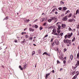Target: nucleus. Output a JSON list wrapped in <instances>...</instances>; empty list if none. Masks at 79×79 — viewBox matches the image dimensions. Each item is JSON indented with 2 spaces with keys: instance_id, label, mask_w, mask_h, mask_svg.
<instances>
[{
  "instance_id": "obj_1",
  "label": "nucleus",
  "mask_w": 79,
  "mask_h": 79,
  "mask_svg": "<svg viewBox=\"0 0 79 79\" xmlns=\"http://www.w3.org/2000/svg\"><path fill=\"white\" fill-rule=\"evenodd\" d=\"M63 42H64V43L68 44L69 43V40L68 39H65L64 40Z\"/></svg>"
},
{
  "instance_id": "obj_2",
  "label": "nucleus",
  "mask_w": 79,
  "mask_h": 79,
  "mask_svg": "<svg viewBox=\"0 0 79 79\" xmlns=\"http://www.w3.org/2000/svg\"><path fill=\"white\" fill-rule=\"evenodd\" d=\"M68 38L70 39V38H71V37L73 35V33H68Z\"/></svg>"
},
{
  "instance_id": "obj_3",
  "label": "nucleus",
  "mask_w": 79,
  "mask_h": 79,
  "mask_svg": "<svg viewBox=\"0 0 79 79\" xmlns=\"http://www.w3.org/2000/svg\"><path fill=\"white\" fill-rule=\"evenodd\" d=\"M51 19L52 20H55L57 19V17H51Z\"/></svg>"
},
{
  "instance_id": "obj_4",
  "label": "nucleus",
  "mask_w": 79,
  "mask_h": 79,
  "mask_svg": "<svg viewBox=\"0 0 79 79\" xmlns=\"http://www.w3.org/2000/svg\"><path fill=\"white\" fill-rule=\"evenodd\" d=\"M48 55V56H50V54H48V53H47L46 52H45L43 53V55Z\"/></svg>"
},
{
  "instance_id": "obj_5",
  "label": "nucleus",
  "mask_w": 79,
  "mask_h": 79,
  "mask_svg": "<svg viewBox=\"0 0 79 79\" xmlns=\"http://www.w3.org/2000/svg\"><path fill=\"white\" fill-rule=\"evenodd\" d=\"M56 30L55 29H53L52 30V34H54V33H56Z\"/></svg>"
},
{
  "instance_id": "obj_6",
  "label": "nucleus",
  "mask_w": 79,
  "mask_h": 79,
  "mask_svg": "<svg viewBox=\"0 0 79 79\" xmlns=\"http://www.w3.org/2000/svg\"><path fill=\"white\" fill-rule=\"evenodd\" d=\"M55 43L56 45H58V44H59V42H58V41L57 40H55Z\"/></svg>"
},
{
  "instance_id": "obj_7",
  "label": "nucleus",
  "mask_w": 79,
  "mask_h": 79,
  "mask_svg": "<svg viewBox=\"0 0 79 79\" xmlns=\"http://www.w3.org/2000/svg\"><path fill=\"white\" fill-rule=\"evenodd\" d=\"M63 21H66L68 19V18H67V17H65L63 18Z\"/></svg>"
},
{
  "instance_id": "obj_8",
  "label": "nucleus",
  "mask_w": 79,
  "mask_h": 79,
  "mask_svg": "<svg viewBox=\"0 0 79 79\" xmlns=\"http://www.w3.org/2000/svg\"><path fill=\"white\" fill-rule=\"evenodd\" d=\"M77 65H75V66H73V69H76L77 68Z\"/></svg>"
},
{
  "instance_id": "obj_9",
  "label": "nucleus",
  "mask_w": 79,
  "mask_h": 79,
  "mask_svg": "<svg viewBox=\"0 0 79 79\" xmlns=\"http://www.w3.org/2000/svg\"><path fill=\"white\" fill-rule=\"evenodd\" d=\"M29 30L30 31H32L33 32L34 31V30L33 29H32L31 28H29Z\"/></svg>"
},
{
  "instance_id": "obj_10",
  "label": "nucleus",
  "mask_w": 79,
  "mask_h": 79,
  "mask_svg": "<svg viewBox=\"0 0 79 79\" xmlns=\"http://www.w3.org/2000/svg\"><path fill=\"white\" fill-rule=\"evenodd\" d=\"M62 27L63 28H64L66 27V25L64 24H62Z\"/></svg>"
},
{
  "instance_id": "obj_11",
  "label": "nucleus",
  "mask_w": 79,
  "mask_h": 79,
  "mask_svg": "<svg viewBox=\"0 0 79 79\" xmlns=\"http://www.w3.org/2000/svg\"><path fill=\"white\" fill-rule=\"evenodd\" d=\"M73 58V55H71L70 56V60H72Z\"/></svg>"
},
{
  "instance_id": "obj_12",
  "label": "nucleus",
  "mask_w": 79,
  "mask_h": 79,
  "mask_svg": "<svg viewBox=\"0 0 79 79\" xmlns=\"http://www.w3.org/2000/svg\"><path fill=\"white\" fill-rule=\"evenodd\" d=\"M79 14V9H78L76 11V15H77V14Z\"/></svg>"
},
{
  "instance_id": "obj_13",
  "label": "nucleus",
  "mask_w": 79,
  "mask_h": 79,
  "mask_svg": "<svg viewBox=\"0 0 79 79\" xmlns=\"http://www.w3.org/2000/svg\"><path fill=\"white\" fill-rule=\"evenodd\" d=\"M79 61H77V62L76 63L75 66H77L78 65H79Z\"/></svg>"
},
{
  "instance_id": "obj_14",
  "label": "nucleus",
  "mask_w": 79,
  "mask_h": 79,
  "mask_svg": "<svg viewBox=\"0 0 79 79\" xmlns=\"http://www.w3.org/2000/svg\"><path fill=\"white\" fill-rule=\"evenodd\" d=\"M78 75H79V72H78V71L76 72V73L75 76H78Z\"/></svg>"
},
{
  "instance_id": "obj_15",
  "label": "nucleus",
  "mask_w": 79,
  "mask_h": 79,
  "mask_svg": "<svg viewBox=\"0 0 79 79\" xmlns=\"http://www.w3.org/2000/svg\"><path fill=\"white\" fill-rule=\"evenodd\" d=\"M47 19V17H46L45 18H43V21H46Z\"/></svg>"
},
{
  "instance_id": "obj_16",
  "label": "nucleus",
  "mask_w": 79,
  "mask_h": 79,
  "mask_svg": "<svg viewBox=\"0 0 79 79\" xmlns=\"http://www.w3.org/2000/svg\"><path fill=\"white\" fill-rule=\"evenodd\" d=\"M63 9L64 10H67V8L66 7H64L63 8Z\"/></svg>"
},
{
  "instance_id": "obj_17",
  "label": "nucleus",
  "mask_w": 79,
  "mask_h": 79,
  "mask_svg": "<svg viewBox=\"0 0 79 79\" xmlns=\"http://www.w3.org/2000/svg\"><path fill=\"white\" fill-rule=\"evenodd\" d=\"M77 77V76L76 75H75L73 77L72 79H76Z\"/></svg>"
},
{
  "instance_id": "obj_18",
  "label": "nucleus",
  "mask_w": 79,
  "mask_h": 79,
  "mask_svg": "<svg viewBox=\"0 0 79 79\" xmlns=\"http://www.w3.org/2000/svg\"><path fill=\"white\" fill-rule=\"evenodd\" d=\"M69 22H73V19H69Z\"/></svg>"
},
{
  "instance_id": "obj_19",
  "label": "nucleus",
  "mask_w": 79,
  "mask_h": 79,
  "mask_svg": "<svg viewBox=\"0 0 79 79\" xmlns=\"http://www.w3.org/2000/svg\"><path fill=\"white\" fill-rule=\"evenodd\" d=\"M35 53V51L33 52L32 53V56H33V55H34Z\"/></svg>"
},
{
  "instance_id": "obj_20",
  "label": "nucleus",
  "mask_w": 79,
  "mask_h": 79,
  "mask_svg": "<svg viewBox=\"0 0 79 79\" xmlns=\"http://www.w3.org/2000/svg\"><path fill=\"white\" fill-rule=\"evenodd\" d=\"M19 68H20V69L21 70H23V68L22 67H21V66H19Z\"/></svg>"
},
{
  "instance_id": "obj_21",
  "label": "nucleus",
  "mask_w": 79,
  "mask_h": 79,
  "mask_svg": "<svg viewBox=\"0 0 79 79\" xmlns=\"http://www.w3.org/2000/svg\"><path fill=\"white\" fill-rule=\"evenodd\" d=\"M55 9H53V10H52V12H51V13H53L55 11Z\"/></svg>"
},
{
  "instance_id": "obj_22",
  "label": "nucleus",
  "mask_w": 79,
  "mask_h": 79,
  "mask_svg": "<svg viewBox=\"0 0 79 79\" xmlns=\"http://www.w3.org/2000/svg\"><path fill=\"white\" fill-rule=\"evenodd\" d=\"M38 52L39 53H41V50H39L38 51Z\"/></svg>"
},
{
  "instance_id": "obj_23",
  "label": "nucleus",
  "mask_w": 79,
  "mask_h": 79,
  "mask_svg": "<svg viewBox=\"0 0 79 79\" xmlns=\"http://www.w3.org/2000/svg\"><path fill=\"white\" fill-rule=\"evenodd\" d=\"M69 31H73V30H72L71 29V27H69Z\"/></svg>"
},
{
  "instance_id": "obj_24",
  "label": "nucleus",
  "mask_w": 79,
  "mask_h": 79,
  "mask_svg": "<svg viewBox=\"0 0 79 79\" xmlns=\"http://www.w3.org/2000/svg\"><path fill=\"white\" fill-rule=\"evenodd\" d=\"M58 28L59 29H61V26L60 25H58Z\"/></svg>"
},
{
  "instance_id": "obj_25",
  "label": "nucleus",
  "mask_w": 79,
  "mask_h": 79,
  "mask_svg": "<svg viewBox=\"0 0 79 79\" xmlns=\"http://www.w3.org/2000/svg\"><path fill=\"white\" fill-rule=\"evenodd\" d=\"M52 19H49V20H48V21L49 23H51V22H52Z\"/></svg>"
},
{
  "instance_id": "obj_26",
  "label": "nucleus",
  "mask_w": 79,
  "mask_h": 79,
  "mask_svg": "<svg viewBox=\"0 0 79 79\" xmlns=\"http://www.w3.org/2000/svg\"><path fill=\"white\" fill-rule=\"evenodd\" d=\"M28 40H32V37H29L28 39Z\"/></svg>"
},
{
  "instance_id": "obj_27",
  "label": "nucleus",
  "mask_w": 79,
  "mask_h": 79,
  "mask_svg": "<svg viewBox=\"0 0 79 79\" xmlns=\"http://www.w3.org/2000/svg\"><path fill=\"white\" fill-rule=\"evenodd\" d=\"M54 35H57L58 36V34L57 33H54Z\"/></svg>"
},
{
  "instance_id": "obj_28",
  "label": "nucleus",
  "mask_w": 79,
  "mask_h": 79,
  "mask_svg": "<svg viewBox=\"0 0 79 79\" xmlns=\"http://www.w3.org/2000/svg\"><path fill=\"white\" fill-rule=\"evenodd\" d=\"M35 28H36V29H37V28H38V26H37L36 25H35Z\"/></svg>"
},
{
  "instance_id": "obj_29",
  "label": "nucleus",
  "mask_w": 79,
  "mask_h": 79,
  "mask_svg": "<svg viewBox=\"0 0 79 79\" xmlns=\"http://www.w3.org/2000/svg\"><path fill=\"white\" fill-rule=\"evenodd\" d=\"M69 10H67L65 13V15H66V14H67L68 13H69Z\"/></svg>"
},
{
  "instance_id": "obj_30",
  "label": "nucleus",
  "mask_w": 79,
  "mask_h": 79,
  "mask_svg": "<svg viewBox=\"0 0 79 79\" xmlns=\"http://www.w3.org/2000/svg\"><path fill=\"white\" fill-rule=\"evenodd\" d=\"M71 16H72V14H69V18H70V17H71Z\"/></svg>"
},
{
  "instance_id": "obj_31",
  "label": "nucleus",
  "mask_w": 79,
  "mask_h": 79,
  "mask_svg": "<svg viewBox=\"0 0 79 79\" xmlns=\"http://www.w3.org/2000/svg\"><path fill=\"white\" fill-rule=\"evenodd\" d=\"M25 37L26 39H27V38H28V37H29V36L27 35H25Z\"/></svg>"
},
{
  "instance_id": "obj_32",
  "label": "nucleus",
  "mask_w": 79,
  "mask_h": 79,
  "mask_svg": "<svg viewBox=\"0 0 79 79\" xmlns=\"http://www.w3.org/2000/svg\"><path fill=\"white\" fill-rule=\"evenodd\" d=\"M26 65H25L23 67V69H25L26 68Z\"/></svg>"
},
{
  "instance_id": "obj_33",
  "label": "nucleus",
  "mask_w": 79,
  "mask_h": 79,
  "mask_svg": "<svg viewBox=\"0 0 79 79\" xmlns=\"http://www.w3.org/2000/svg\"><path fill=\"white\" fill-rule=\"evenodd\" d=\"M57 64H60V61H59L58 60H57Z\"/></svg>"
},
{
  "instance_id": "obj_34",
  "label": "nucleus",
  "mask_w": 79,
  "mask_h": 79,
  "mask_svg": "<svg viewBox=\"0 0 79 79\" xmlns=\"http://www.w3.org/2000/svg\"><path fill=\"white\" fill-rule=\"evenodd\" d=\"M79 53H78L77 55V58H79Z\"/></svg>"
},
{
  "instance_id": "obj_35",
  "label": "nucleus",
  "mask_w": 79,
  "mask_h": 79,
  "mask_svg": "<svg viewBox=\"0 0 79 79\" xmlns=\"http://www.w3.org/2000/svg\"><path fill=\"white\" fill-rule=\"evenodd\" d=\"M75 38H74L72 40V42H74L75 41Z\"/></svg>"
},
{
  "instance_id": "obj_36",
  "label": "nucleus",
  "mask_w": 79,
  "mask_h": 79,
  "mask_svg": "<svg viewBox=\"0 0 79 79\" xmlns=\"http://www.w3.org/2000/svg\"><path fill=\"white\" fill-rule=\"evenodd\" d=\"M57 32H58V33L59 34V33H60V30H58L57 31Z\"/></svg>"
},
{
  "instance_id": "obj_37",
  "label": "nucleus",
  "mask_w": 79,
  "mask_h": 79,
  "mask_svg": "<svg viewBox=\"0 0 79 79\" xmlns=\"http://www.w3.org/2000/svg\"><path fill=\"white\" fill-rule=\"evenodd\" d=\"M50 73L46 74V76H50Z\"/></svg>"
},
{
  "instance_id": "obj_38",
  "label": "nucleus",
  "mask_w": 79,
  "mask_h": 79,
  "mask_svg": "<svg viewBox=\"0 0 79 79\" xmlns=\"http://www.w3.org/2000/svg\"><path fill=\"white\" fill-rule=\"evenodd\" d=\"M53 28V26H51L48 28V29H52Z\"/></svg>"
},
{
  "instance_id": "obj_39",
  "label": "nucleus",
  "mask_w": 79,
  "mask_h": 79,
  "mask_svg": "<svg viewBox=\"0 0 79 79\" xmlns=\"http://www.w3.org/2000/svg\"><path fill=\"white\" fill-rule=\"evenodd\" d=\"M68 35H66L65 36H64V38L65 39H66V38H67V37H68Z\"/></svg>"
},
{
  "instance_id": "obj_40",
  "label": "nucleus",
  "mask_w": 79,
  "mask_h": 79,
  "mask_svg": "<svg viewBox=\"0 0 79 79\" xmlns=\"http://www.w3.org/2000/svg\"><path fill=\"white\" fill-rule=\"evenodd\" d=\"M40 21L41 22H43V21H44L43 19V18L41 19L40 20Z\"/></svg>"
},
{
  "instance_id": "obj_41",
  "label": "nucleus",
  "mask_w": 79,
  "mask_h": 79,
  "mask_svg": "<svg viewBox=\"0 0 79 79\" xmlns=\"http://www.w3.org/2000/svg\"><path fill=\"white\" fill-rule=\"evenodd\" d=\"M71 40H70L69 41V44H71Z\"/></svg>"
},
{
  "instance_id": "obj_42",
  "label": "nucleus",
  "mask_w": 79,
  "mask_h": 79,
  "mask_svg": "<svg viewBox=\"0 0 79 79\" xmlns=\"http://www.w3.org/2000/svg\"><path fill=\"white\" fill-rule=\"evenodd\" d=\"M46 24H47V23L45 22L44 23V24H43V25L45 26L46 25Z\"/></svg>"
},
{
  "instance_id": "obj_43",
  "label": "nucleus",
  "mask_w": 79,
  "mask_h": 79,
  "mask_svg": "<svg viewBox=\"0 0 79 79\" xmlns=\"http://www.w3.org/2000/svg\"><path fill=\"white\" fill-rule=\"evenodd\" d=\"M26 34V32H23L22 33V35H23V34Z\"/></svg>"
},
{
  "instance_id": "obj_44",
  "label": "nucleus",
  "mask_w": 79,
  "mask_h": 79,
  "mask_svg": "<svg viewBox=\"0 0 79 79\" xmlns=\"http://www.w3.org/2000/svg\"><path fill=\"white\" fill-rule=\"evenodd\" d=\"M8 19V17H7L4 19H6V20H7V19Z\"/></svg>"
},
{
  "instance_id": "obj_45",
  "label": "nucleus",
  "mask_w": 79,
  "mask_h": 79,
  "mask_svg": "<svg viewBox=\"0 0 79 79\" xmlns=\"http://www.w3.org/2000/svg\"><path fill=\"white\" fill-rule=\"evenodd\" d=\"M43 29V28L42 27H40V30H42Z\"/></svg>"
},
{
  "instance_id": "obj_46",
  "label": "nucleus",
  "mask_w": 79,
  "mask_h": 79,
  "mask_svg": "<svg viewBox=\"0 0 79 79\" xmlns=\"http://www.w3.org/2000/svg\"><path fill=\"white\" fill-rule=\"evenodd\" d=\"M60 3L61 4H64V2H63L61 1Z\"/></svg>"
},
{
  "instance_id": "obj_47",
  "label": "nucleus",
  "mask_w": 79,
  "mask_h": 79,
  "mask_svg": "<svg viewBox=\"0 0 79 79\" xmlns=\"http://www.w3.org/2000/svg\"><path fill=\"white\" fill-rule=\"evenodd\" d=\"M63 63L64 64H65V63H66V60H64L63 61Z\"/></svg>"
},
{
  "instance_id": "obj_48",
  "label": "nucleus",
  "mask_w": 79,
  "mask_h": 79,
  "mask_svg": "<svg viewBox=\"0 0 79 79\" xmlns=\"http://www.w3.org/2000/svg\"><path fill=\"white\" fill-rule=\"evenodd\" d=\"M38 20V19H36L35 20V21H34V23L36 22V21H37Z\"/></svg>"
},
{
  "instance_id": "obj_49",
  "label": "nucleus",
  "mask_w": 79,
  "mask_h": 79,
  "mask_svg": "<svg viewBox=\"0 0 79 79\" xmlns=\"http://www.w3.org/2000/svg\"><path fill=\"white\" fill-rule=\"evenodd\" d=\"M53 38H52L51 39V42H53Z\"/></svg>"
},
{
  "instance_id": "obj_50",
  "label": "nucleus",
  "mask_w": 79,
  "mask_h": 79,
  "mask_svg": "<svg viewBox=\"0 0 79 79\" xmlns=\"http://www.w3.org/2000/svg\"><path fill=\"white\" fill-rule=\"evenodd\" d=\"M63 35V33H60V35L61 36H62V35Z\"/></svg>"
},
{
  "instance_id": "obj_51",
  "label": "nucleus",
  "mask_w": 79,
  "mask_h": 79,
  "mask_svg": "<svg viewBox=\"0 0 79 79\" xmlns=\"http://www.w3.org/2000/svg\"><path fill=\"white\" fill-rule=\"evenodd\" d=\"M48 37V35H45L44 37Z\"/></svg>"
},
{
  "instance_id": "obj_52",
  "label": "nucleus",
  "mask_w": 79,
  "mask_h": 79,
  "mask_svg": "<svg viewBox=\"0 0 79 79\" xmlns=\"http://www.w3.org/2000/svg\"><path fill=\"white\" fill-rule=\"evenodd\" d=\"M61 9H62L61 7H60L59 8V10H61Z\"/></svg>"
},
{
  "instance_id": "obj_53",
  "label": "nucleus",
  "mask_w": 79,
  "mask_h": 79,
  "mask_svg": "<svg viewBox=\"0 0 79 79\" xmlns=\"http://www.w3.org/2000/svg\"><path fill=\"white\" fill-rule=\"evenodd\" d=\"M64 52H66V51L67 50V49H66V48H64Z\"/></svg>"
},
{
  "instance_id": "obj_54",
  "label": "nucleus",
  "mask_w": 79,
  "mask_h": 79,
  "mask_svg": "<svg viewBox=\"0 0 79 79\" xmlns=\"http://www.w3.org/2000/svg\"><path fill=\"white\" fill-rule=\"evenodd\" d=\"M29 20L28 19V20H26V21H25L26 22H29Z\"/></svg>"
},
{
  "instance_id": "obj_55",
  "label": "nucleus",
  "mask_w": 79,
  "mask_h": 79,
  "mask_svg": "<svg viewBox=\"0 0 79 79\" xmlns=\"http://www.w3.org/2000/svg\"><path fill=\"white\" fill-rule=\"evenodd\" d=\"M55 14H56V15H58V12H55Z\"/></svg>"
},
{
  "instance_id": "obj_56",
  "label": "nucleus",
  "mask_w": 79,
  "mask_h": 79,
  "mask_svg": "<svg viewBox=\"0 0 79 79\" xmlns=\"http://www.w3.org/2000/svg\"><path fill=\"white\" fill-rule=\"evenodd\" d=\"M52 73H55V71H54V70H53L52 71Z\"/></svg>"
},
{
  "instance_id": "obj_57",
  "label": "nucleus",
  "mask_w": 79,
  "mask_h": 79,
  "mask_svg": "<svg viewBox=\"0 0 79 79\" xmlns=\"http://www.w3.org/2000/svg\"><path fill=\"white\" fill-rule=\"evenodd\" d=\"M66 57H65L64 58V60H66Z\"/></svg>"
},
{
  "instance_id": "obj_58",
  "label": "nucleus",
  "mask_w": 79,
  "mask_h": 79,
  "mask_svg": "<svg viewBox=\"0 0 79 79\" xmlns=\"http://www.w3.org/2000/svg\"><path fill=\"white\" fill-rule=\"evenodd\" d=\"M63 70V69L61 68L60 69V71H62Z\"/></svg>"
},
{
  "instance_id": "obj_59",
  "label": "nucleus",
  "mask_w": 79,
  "mask_h": 79,
  "mask_svg": "<svg viewBox=\"0 0 79 79\" xmlns=\"http://www.w3.org/2000/svg\"><path fill=\"white\" fill-rule=\"evenodd\" d=\"M17 42H18V40H15V43H17Z\"/></svg>"
},
{
  "instance_id": "obj_60",
  "label": "nucleus",
  "mask_w": 79,
  "mask_h": 79,
  "mask_svg": "<svg viewBox=\"0 0 79 79\" xmlns=\"http://www.w3.org/2000/svg\"><path fill=\"white\" fill-rule=\"evenodd\" d=\"M51 46L52 47H53V44H52L51 45Z\"/></svg>"
},
{
  "instance_id": "obj_61",
  "label": "nucleus",
  "mask_w": 79,
  "mask_h": 79,
  "mask_svg": "<svg viewBox=\"0 0 79 79\" xmlns=\"http://www.w3.org/2000/svg\"><path fill=\"white\" fill-rule=\"evenodd\" d=\"M73 74H75V72H73Z\"/></svg>"
},
{
  "instance_id": "obj_62",
  "label": "nucleus",
  "mask_w": 79,
  "mask_h": 79,
  "mask_svg": "<svg viewBox=\"0 0 79 79\" xmlns=\"http://www.w3.org/2000/svg\"><path fill=\"white\" fill-rule=\"evenodd\" d=\"M60 24L59 22H58V23H57L56 24L58 25V24Z\"/></svg>"
},
{
  "instance_id": "obj_63",
  "label": "nucleus",
  "mask_w": 79,
  "mask_h": 79,
  "mask_svg": "<svg viewBox=\"0 0 79 79\" xmlns=\"http://www.w3.org/2000/svg\"><path fill=\"white\" fill-rule=\"evenodd\" d=\"M33 45H34V46H36V45L35 44H33Z\"/></svg>"
},
{
  "instance_id": "obj_64",
  "label": "nucleus",
  "mask_w": 79,
  "mask_h": 79,
  "mask_svg": "<svg viewBox=\"0 0 79 79\" xmlns=\"http://www.w3.org/2000/svg\"><path fill=\"white\" fill-rule=\"evenodd\" d=\"M77 28H78V29H79V25H78Z\"/></svg>"
}]
</instances>
